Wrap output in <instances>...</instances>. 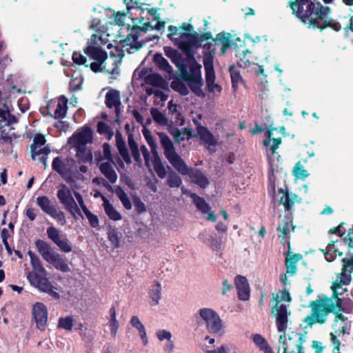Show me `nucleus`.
<instances>
[{
  "label": "nucleus",
  "instance_id": "obj_1",
  "mask_svg": "<svg viewBox=\"0 0 353 353\" xmlns=\"http://www.w3.org/2000/svg\"><path fill=\"white\" fill-rule=\"evenodd\" d=\"M276 128H270L266 133V139L263 140V145L267 148L268 158L270 164L269 175H268V193L272 196L274 205H283L286 211H290L295 202H300L301 199L294 194H289L288 191L281 188L276 194L275 177L274 172L279 169L280 156L276 153L281 143V137H274V132Z\"/></svg>",
  "mask_w": 353,
  "mask_h": 353
},
{
  "label": "nucleus",
  "instance_id": "obj_2",
  "mask_svg": "<svg viewBox=\"0 0 353 353\" xmlns=\"http://www.w3.org/2000/svg\"><path fill=\"white\" fill-rule=\"evenodd\" d=\"M158 136L163 149L165 158L169 163L182 175H188L192 182L201 188H205L209 181L207 176L199 170L189 168L179 154L176 152L172 140L163 132H159Z\"/></svg>",
  "mask_w": 353,
  "mask_h": 353
},
{
  "label": "nucleus",
  "instance_id": "obj_3",
  "mask_svg": "<svg viewBox=\"0 0 353 353\" xmlns=\"http://www.w3.org/2000/svg\"><path fill=\"white\" fill-rule=\"evenodd\" d=\"M309 307L311 308V313L305 318L304 322L309 325L323 324L331 312L341 310L342 300L336 296H319L315 301L310 303Z\"/></svg>",
  "mask_w": 353,
  "mask_h": 353
},
{
  "label": "nucleus",
  "instance_id": "obj_4",
  "mask_svg": "<svg viewBox=\"0 0 353 353\" xmlns=\"http://www.w3.org/2000/svg\"><path fill=\"white\" fill-rule=\"evenodd\" d=\"M101 21L94 19L91 28H96V32L92 34V45H90V58L94 60L90 64V68L94 72H101L103 69V64L107 59V53L104 47L110 48L108 34L100 30Z\"/></svg>",
  "mask_w": 353,
  "mask_h": 353
},
{
  "label": "nucleus",
  "instance_id": "obj_5",
  "mask_svg": "<svg viewBox=\"0 0 353 353\" xmlns=\"http://www.w3.org/2000/svg\"><path fill=\"white\" fill-rule=\"evenodd\" d=\"M128 142L132 155L137 163L139 164L141 163V152L144 158L145 165L149 169L152 167L159 178L163 179L165 177L166 170L158 156L151 157L145 145H143L139 148L137 143L131 138H129Z\"/></svg>",
  "mask_w": 353,
  "mask_h": 353
},
{
  "label": "nucleus",
  "instance_id": "obj_6",
  "mask_svg": "<svg viewBox=\"0 0 353 353\" xmlns=\"http://www.w3.org/2000/svg\"><path fill=\"white\" fill-rule=\"evenodd\" d=\"M293 13L295 14L301 21L312 28L316 17L320 12V8L323 6L319 3H315L314 0H296L291 5Z\"/></svg>",
  "mask_w": 353,
  "mask_h": 353
},
{
  "label": "nucleus",
  "instance_id": "obj_7",
  "mask_svg": "<svg viewBox=\"0 0 353 353\" xmlns=\"http://www.w3.org/2000/svg\"><path fill=\"white\" fill-rule=\"evenodd\" d=\"M275 305L272 309V314L276 318V327L279 332H284L288 327V316L290 312L288 307L291 302V296L288 291H281L273 296Z\"/></svg>",
  "mask_w": 353,
  "mask_h": 353
},
{
  "label": "nucleus",
  "instance_id": "obj_8",
  "mask_svg": "<svg viewBox=\"0 0 353 353\" xmlns=\"http://www.w3.org/2000/svg\"><path fill=\"white\" fill-rule=\"evenodd\" d=\"M195 321L199 323L201 320L205 325L206 330L214 335L222 336L225 333V325L219 314L210 307L199 309L193 316Z\"/></svg>",
  "mask_w": 353,
  "mask_h": 353
},
{
  "label": "nucleus",
  "instance_id": "obj_9",
  "mask_svg": "<svg viewBox=\"0 0 353 353\" xmlns=\"http://www.w3.org/2000/svg\"><path fill=\"white\" fill-rule=\"evenodd\" d=\"M35 246L41 257L48 263L52 265L57 270L63 272L70 271L68 264L60 254L54 252L50 245L42 241L37 240Z\"/></svg>",
  "mask_w": 353,
  "mask_h": 353
},
{
  "label": "nucleus",
  "instance_id": "obj_10",
  "mask_svg": "<svg viewBox=\"0 0 353 353\" xmlns=\"http://www.w3.org/2000/svg\"><path fill=\"white\" fill-rule=\"evenodd\" d=\"M75 161L72 159H61L56 157L53 159L52 167L53 170L57 172L63 179L70 185L73 190L79 189L80 185L77 184L78 180H83L84 178L80 173L71 174V169L74 165Z\"/></svg>",
  "mask_w": 353,
  "mask_h": 353
},
{
  "label": "nucleus",
  "instance_id": "obj_11",
  "mask_svg": "<svg viewBox=\"0 0 353 353\" xmlns=\"http://www.w3.org/2000/svg\"><path fill=\"white\" fill-rule=\"evenodd\" d=\"M146 30V27L132 29L128 36L115 47L116 50L119 52L118 56L120 57V59L124 56L125 52L128 54L134 53L142 48L143 41V40H139V38L145 32Z\"/></svg>",
  "mask_w": 353,
  "mask_h": 353
},
{
  "label": "nucleus",
  "instance_id": "obj_12",
  "mask_svg": "<svg viewBox=\"0 0 353 353\" xmlns=\"http://www.w3.org/2000/svg\"><path fill=\"white\" fill-rule=\"evenodd\" d=\"M69 143L76 150V157L79 163H86L88 161V127L85 125L81 130H77L70 138Z\"/></svg>",
  "mask_w": 353,
  "mask_h": 353
},
{
  "label": "nucleus",
  "instance_id": "obj_13",
  "mask_svg": "<svg viewBox=\"0 0 353 353\" xmlns=\"http://www.w3.org/2000/svg\"><path fill=\"white\" fill-rule=\"evenodd\" d=\"M343 268L342 272L339 274L335 282L333 283L331 288L333 291L332 296H337L338 294H342L345 290L343 285H348L351 280V274L353 273V255L350 258H344L342 259Z\"/></svg>",
  "mask_w": 353,
  "mask_h": 353
},
{
  "label": "nucleus",
  "instance_id": "obj_14",
  "mask_svg": "<svg viewBox=\"0 0 353 353\" xmlns=\"http://www.w3.org/2000/svg\"><path fill=\"white\" fill-rule=\"evenodd\" d=\"M207 88L209 92L214 95L219 94L222 90L220 85L215 83V72L214 70V54L211 52H205L203 60Z\"/></svg>",
  "mask_w": 353,
  "mask_h": 353
},
{
  "label": "nucleus",
  "instance_id": "obj_15",
  "mask_svg": "<svg viewBox=\"0 0 353 353\" xmlns=\"http://www.w3.org/2000/svg\"><path fill=\"white\" fill-rule=\"evenodd\" d=\"M27 279L30 283L39 291L48 294L55 299L60 298L59 294L54 291V288L46 278V274L36 275L34 273H29Z\"/></svg>",
  "mask_w": 353,
  "mask_h": 353
},
{
  "label": "nucleus",
  "instance_id": "obj_16",
  "mask_svg": "<svg viewBox=\"0 0 353 353\" xmlns=\"http://www.w3.org/2000/svg\"><path fill=\"white\" fill-rule=\"evenodd\" d=\"M57 197L65 208L71 211L76 219L79 217L83 219L82 212L76 206L70 190L65 185L61 184L58 186Z\"/></svg>",
  "mask_w": 353,
  "mask_h": 353
},
{
  "label": "nucleus",
  "instance_id": "obj_17",
  "mask_svg": "<svg viewBox=\"0 0 353 353\" xmlns=\"http://www.w3.org/2000/svg\"><path fill=\"white\" fill-rule=\"evenodd\" d=\"M330 11V8L327 6H323L322 8H320V12L312 28L321 30L330 28L335 31H339L341 29V26L336 19L329 17Z\"/></svg>",
  "mask_w": 353,
  "mask_h": 353
},
{
  "label": "nucleus",
  "instance_id": "obj_18",
  "mask_svg": "<svg viewBox=\"0 0 353 353\" xmlns=\"http://www.w3.org/2000/svg\"><path fill=\"white\" fill-rule=\"evenodd\" d=\"M36 202L43 212L56 219L60 224L64 225L66 221L64 213L58 210L55 206L52 205L48 196H38Z\"/></svg>",
  "mask_w": 353,
  "mask_h": 353
},
{
  "label": "nucleus",
  "instance_id": "obj_19",
  "mask_svg": "<svg viewBox=\"0 0 353 353\" xmlns=\"http://www.w3.org/2000/svg\"><path fill=\"white\" fill-rule=\"evenodd\" d=\"M188 68L182 64L179 68L181 76L184 80L192 79H201V65L199 63L193 55L188 56Z\"/></svg>",
  "mask_w": 353,
  "mask_h": 353
},
{
  "label": "nucleus",
  "instance_id": "obj_20",
  "mask_svg": "<svg viewBox=\"0 0 353 353\" xmlns=\"http://www.w3.org/2000/svg\"><path fill=\"white\" fill-rule=\"evenodd\" d=\"M281 347L283 353H294L298 349L302 347L301 337L296 333L283 334L279 337Z\"/></svg>",
  "mask_w": 353,
  "mask_h": 353
},
{
  "label": "nucleus",
  "instance_id": "obj_21",
  "mask_svg": "<svg viewBox=\"0 0 353 353\" xmlns=\"http://www.w3.org/2000/svg\"><path fill=\"white\" fill-rule=\"evenodd\" d=\"M202 39L197 35L190 32H183L179 35V39L176 43V46L181 50L190 54V50L192 48H199L201 45Z\"/></svg>",
  "mask_w": 353,
  "mask_h": 353
},
{
  "label": "nucleus",
  "instance_id": "obj_22",
  "mask_svg": "<svg viewBox=\"0 0 353 353\" xmlns=\"http://www.w3.org/2000/svg\"><path fill=\"white\" fill-rule=\"evenodd\" d=\"M32 314L37 328L44 330L48 321L47 307L43 303L37 302L32 306Z\"/></svg>",
  "mask_w": 353,
  "mask_h": 353
},
{
  "label": "nucleus",
  "instance_id": "obj_23",
  "mask_svg": "<svg viewBox=\"0 0 353 353\" xmlns=\"http://www.w3.org/2000/svg\"><path fill=\"white\" fill-rule=\"evenodd\" d=\"M234 283L239 299L248 301L250 296V285L248 279L245 276L238 275L235 277Z\"/></svg>",
  "mask_w": 353,
  "mask_h": 353
},
{
  "label": "nucleus",
  "instance_id": "obj_24",
  "mask_svg": "<svg viewBox=\"0 0 353 353\" xmlns=\"http://www.w3.org/2000/svg\"><path fill=\"white\" fill-rule=\"evenodd\" d=\"M98 165L101 173L108 179L111 183H114L117 180V174L113 168L114 163L112 160L101 159Z\"/></svg>",
  "mask_w": 353,
  "mask_h": 353
},
{
  "label": "nucleus",
  "instance_id": "obj_25",
  "mask_svg": "<svg viewBox=\"0 0 353 353\" xmlns=\"http://www.w3.org/2000/svg\"><path fill=\"white\" fill-rule=\"evenodd\" d=\"M292 221L290 217H286L282 223L277 227V231L279 232V236L282 238L281 242L283 245H288L290 247L289 234L294 230Z\"/></svg>",
  "mask_w": 353,
  "mask_h": 353
},
{
  "label": "nucleus",
  "instance_id": "obj_26",
  "mask_svg": "<svg viewBox=\"0 0 353 353\" xmlns=\"http://www.w3.org/2000/svg\"><path fill=\"white\" fill-rule=\"evenodd\" d=\"M191 198L193 199V202L197 209L201 213L207 215L206 219L208 221H215L216 220V216L203 198L198 196L196 194H191Z\"/></svg>",
  "mask_w": 353,
  "mask_h": 353
},
{
  "label": "nucleus",
  "instance_id": "obj_27",
  "mask_svg": "<svg viewBox=\"0 0 353 353\" xmlns=\"http://www.w3.org/2000/svg\"><path fill=\"white\" fill-rule=\"evenodd\" d=\"M117 316V313L116 308L114 306H112L109 310V317L108 319L107 326L110 330L111 337L114 339L117 337L120 326Z\"/></svg>",
  "mask_w": 353,
  "mask_h": 353
},
{
  "label": "nucleus",
  "instance_id": "obj_28",
  "mask_svg": "<svg viewBox=\"0 0 353 353\" xmlns=\"http://www.w3.org/2000/svg\"><path fill=\"white\" fill-rule=\"evenodd\" d=\"M196 130L199 138L209 150L211 147H214L217 144V140L207 128L199 125L196 127Z\"/></svg>",
  "mask_w": 353,
  "mask_h": 353
},
{
  "label": "nucleus",
  "instance_id": "obj_29",
  "mask_svg": "<svg viewBox=\"0 0 353 353\" xmlns=\"http://www.w3.org/2000/svg\"><path fill=\"white\" fill-rule=\"evenodd\" d=\"M156 336L160 341H168V343L163 346V350L166 353H172L174 349V343L172 340V333L166 330H159L156 332Z\"/></svg>",
  "mask_w": 353,
  "mask_h": 353
},
{
  "label": "nucleus",
  "instance_id": "obj_30",
  "mask_svg": "<svg viewBox=\"0 0 353 353\" xmlns=\"http://www.w3.org/2000/svg\"><path fill=\"white\" fill-rule=\"evenodd\" d=\"M105 104L109 108H114L118 115L121 105L119 92L114 90L108 92L105 94Z\"/></svg>",
  "mask_w": 353,
  "mask_h": 353
},
{
  "label": "nucleus",
  "instance_id": "obj_31",
  "mask_svg": "<svg viewBox=\"0 0 353 353\" xmlns=\"http://www.w3.org/2000/svg\"><path fill=\"white\" fill-rule=\"evenodd\" d=\"M343 243L342 239L336 240L329 243L324 252L325 259L331 262L334 261L337 256H341L342 252L338 250V245Z\"/></svg>",
  "mask_w": 353,
  "mask_h": 353
},
{
  "label": "nucleus",
  "instance_id": "obj_32",
  "mask_svg": "<svg viewBox=\"0 0 353 353\" xmlns=\"http://www.w3.org/2000/svg\"><path fill=\"white\" fill-rule=\"evenodd\" d=\"M130 323L134 328H135L138 331L143 345H147L148 343V338L147 336L145 327L144 325L141 323L139 317L137 316H132L130 318Z\"/></svg>",
  "mask_w": 353,
  "mask_h": 353
},
{
  "label": "nucleus",
  "instance_id": "obj_33",
  "mask_svg": "<svg viewBox=\"0 0 353 353\" xmlns=\"http://www.w3.org/2000/svg\"><path fill=\"white\" fill-rule=\"evenodd\" d=\"M103 207L106 215L113 221H119L122 219L121 214L115 209L106 197L102 196Z\"/></svg>",
  "mask_w": 353,
  "mask_h": 353
},
{
  "label": "nucleus",
  "instance_id": "obj_34",
  "mask_svg": "<svg viewBox=\"0 0 353 353\" xmlns=\"http://www.w3.org/2000/svg\"><path fill=\"white\" fill-rule=\"evenodd\" d=\"M30 259V264L32 268V271L30 273L37 274H46V270L43 268L39 257L31 250L28 252Z\"/></svg>",
  "mask_w": 353,
  "mask_h": 353
},
{
  "label": "nucleus",
  "instance_id": "obj_35",
  "mask_svg": "<svg viewBox=\"0 0 353 353\" xmlns=\"http://www.w3.org/2000/svg\"><path fill=\"white\" fill-rule=\"evenodd\" d=\"M68 99L64 96H61L59 98L57 108L54 111V117L57 119H63L65 117L68 107Z\"/></svg>",
  "mask_w": 353,
  "mask_h": 353
},
{
  "label": "nucleus",
  "instance_id": "obj_36",
  "mask_svg": "<svg viewBox=\"0 0 353 353\" xmlns=\"http://www.w3.org/2000/svg\"><path fill=\"white\" fill-rule=\"evenodd\" d=\"M216 40L221 43V52L224 54L226 50L230 47L232 42V36L228 32H220L216 34Z\"/></svg>",
  "mask_w": 353,
  "mask_h": 353
},
{
  "label": "nucleus",
  "instance_id": "obj_37",
  "mask_svg": "<svg viewBox=\"0 0 353 353\" xmlns=\"http://www.w3.org/2000/svg\"><path fill=\"white\" fill-rule=\"evenodd\" d=\"M6 121L8 125L17 123L16 117L12 115L10 113L8 107L6 104H3L2 107H0V121Z\"/></svg>",
  "mask_w": 353,
  "mask_h": 353
},
{
  "label": "nucleus",
  "instance_id": "obj_38",
  "mask_svg": "<svg viewBox=\"0 0 353 353\" xmlns=\"http://www.w3.org/2000/svg\"><path fill=\"white\" fill-rule=\"evenodd\" d=\"M155 64L162 70L169 74H172V68L168 61L160 54H156L154 57Z\"/></svg>",
  "mask_w": 353,
  "mask_h": 353
},
{
  "label": "nucleus",
  "instance_id": "obj_39",
  "mask_svg": "<svg viewBox=\"0 0 353 353\" xmlns=\"http://www.w3.org/2000/svg\"><path fill=\"white\" fill-rule=\"evenodd\" d=\"M150 297L151 298L154 305H157L161 299V285L159 282L154 281L152 288L149 292Z\"/></svg>",
  "mask_w": 353,
  "mask_h": 353
},
{
  "label": "nucleus",
  "instance_id": "obj_40",
  "mask_svg": "<svg viewBox=\"0 0 353 353\" xmlns=\"http://www.w3.org/2000/svg\"><path fill=\"white\" fill-rule=\"evenodd\" d=\"M188 82L191 90L198 97H204L205 94L201 88L202 87V78L201 79H192L185 80Z\"/></svg>",
  "mask_w": 353,
  "mask_h": 353
},
{
  "label": "nucleus",
  "instance_id": "obj_41",
  "mask_svg": "<svg viewBox=\"0 0 353 353\" xmlns=\"http://www.w3.org/2000/svg\"><path fill=\"white\" fill-rule=\"evenodd\" d=\"M115 193L125 209H132V205L131 201L121 188L117 187L115 190Z\"/></svg>",
  "mask_w": 353,
  "mask_h": 353
},
{
  "label": "nucleus",
  "instance_id": "obj_42",
  "mask_svg": "<svg viewBox=\"0 0 353 353\" xmlns=\"http://www.w3.org/2000/svg\"><path fill=\"white\" fill-rule=\"evenodd\" d=\"M143 136L150 147L152 155L151 157L158 156V146L155 139L151 135L150 132L148 130H144L143 132Z\"/></svg>",
  "mask_w": 353,
  "mask_h": 353
},
{
  "label": "nucleus",
  "instance_id": "obj_43",
  "mask_svg": "<svg viewBox=\"0 0 353 353\" xmlns=\"http://www.w3.org/2000/svg\"><path fill=\"white\" fill-rule=\"evenodd\" d=\"M230 73L232 88L236 91L238 89L239 85L242 82V77L239 71L234 66L230 68Z\"/></svg>",
  "mask_w": 353,
  "mask_h": 353
},
{
  "label": "nucleus",
  "instance_id": "obj_44",
  "mask_svg": "<svg viewBox=\"0 0 353 353\" xmlns=\"http://www.w3.org/2000/svg\"><path fill=\"white\" fill-rule=\"evenodd\" d=\"M293 175L298 179L304 180L308 176L309 173L304 168L303 165L300 161L297 162L292 170Z\"/></svg>",
  "mask_w": 353,
  "mask_h": 353
},
{
  "label": "nucleus",
  "instance_id": "obj_45",
  "mask_svg": "<svg viewBox=\"0 0 353 353\" xmlns=\"http://www.w3.org/2000/svg\"><path fill=\"white\" fill-rule=\"evenodd\" d=\"M171 87L175 91L179 92L182 95H187L189 93L188 88L186 83L179 79L174 80L171 83Z\"/></svg>",
  "mask_w": 353,
  "mask_h": 353
},
{
  "label": "nucleus",
  "instance_id": "obj_46",
  "mask_svg": "<svg viewBox=\"0 0 353 353\" xmlns=\"http://www.w3.org/2000/svg\"><path fill=\"white\" fill-rule=\"evenodd\" d=\"M165 54L171 59L172 62L179 68L182 65L181 63V55L179 52L172 48H165Z\"/></svg>",
  "mask_w": 353,
  "mask_h": 353
},
{
  "label": "nucleus",
  "instance_id": "obj_47",
  "mask_svg": "<svg viewBox=\"0 0 353 353\" xmlns=\"http://www.w3.org/2000/svg\"><path fill=\"white\" fill-rule=\"evenodd\" d=\"M151 114H152L154 121L157 122V123H159L161 125H168L167 118L165 117V114H163L161 112H160L159 110L152 109Z\"/></svg>",
  "mask_w": 353,
  "mask_h": 353
},
{
  "label": "nucleus",
  "instance_id": "obj_48",
  "mask_svg": "<svg viewBox=\"0 0 353 353\" xmlns=\"http://www.w3.org/2000/svg\"><path fill=\"white\" fill-rule=\"evenodd\" d=\"M83 79L80 74H75L72 77L70 82V88L72 90H79L81 88Z\"/></svg>",
  "mask_w": 353,
  "mask_h": 353
},
{
  "label": "nucleus",
  "instance_id": "obj_49",
  "mask_svg": "<svg viewBox=\"0 0 353 353\" xmlns=\"http://www.w3.org/2000/svg\"><path fill=\"white\" fill-rule=\"evenodd\" d=\"M97 131L99 134L106 135L108 139H110L113 135V132L112 131L110 127L103 121L98 123Z\"/></svg>",
  "mask_w": 353,
  "mask_h": 353
},
{
  "label": "nucleus",
  "instance_id": "obj_50",
  "mask_svg": "<svg viewBox=\"0 0 353 353\" xmlns=\"http://www.w3.org/2000/svg\"><path fill=\"white\" fill-rule=\"evenodd\" d=\"M167 182L168 185L171 188H178L182 183V181L180 176L176 173L173 172L169 174Z\"/></svg>",
  "mask_w": 353,
  "mask_h": 353
},
{
  "label": "nucleus",
  "instance_id": "obj_51",
  "mask_svg": "<svg viewBox=\"0 0 353 353\" xmlns=\"http://www.w3.org/2000/svg\"><path fill=\"white\" fill-rule=\"evenodd\" d=\"M168 30L169 31L168 34V38H170V39L176 44L177 40L179 39V35L182 34L183 32H181V28L173 26H169Z\"/></svg>",
  "mask_w": 353,
  "mask_h": 353
},
{
  "label": "nucleus",
  "instance_id": "obj_52",
  "mask_svg": "<svg viewBox=\"0 0 353 353\" xmlns=\"http://www.w3.org/2000/svg\"><path fill=\"white\" fill-rule=\"evenodd\" d=\"M258 90L261 96H266L269 92V84L267 78L259 79Z\"/></svg>",
  "mask_w": 353,
  "mask_h": 353
},
{
  "label": "nucleus",
  "instance_id": "obj_53",
  "mask_svg": "<svg viewBox=\"0 0 353 353\" xmlns=\"http://www.w3.org/2000/svg\"><path fill=\"white\" fill-rule=\"evenodd\" d=\"M254 343L261 350H265L269 347L266 340L259 334H255L252 336Z\"/></svg>",
  "mask_w": 353,
  "mask_h": 353
},
{
  "label": "nucleus",
  "instance_id": "obj_54",
  "mask_svg": "<svg viewBox=\"0 0 353 353\" xmlns=\"http://www.w3.org/2000/svg\"><path fill=\"white\" fill-rule=\"evenodd\" d=\"M59 327L68 331L72 330L73 327V320L72 317L67 316L65 318H60L59 319Z\"/></svg>",
  "mask_w": 353,
  "mask_h": 353
},
{
  "label": "nucleus",
  "instance_id": "obj_55",
  "mask_svg": "<svg viewBox=\"0 0 353 353\" xmlns=\"http://www.w3.org/2000/svg\"><path fill=\"white\" fill-rule=\"evenodd\" d=\"M335 326L339 325L341 327L342 333H345L347 327V318L342 314L336 316L335 319Z\"/></svg>",
  "mask_w": 353,
  "mask_h": 353
},
{
  "label": "nucleus",
  "instance_id": "obj_56",
  "mask_svg": "<svg viewBox=\"0 0 353 353\" xmlns=\"http://www.w3.org/2000/svg\"><path fill=\"white\" fill-rule=\"evenodd\" d=\"M108 238L114 248H117L119 247V239L115 230H110L108 232Z\"/></svg>",
  "mask_w": 353,
  "mask_h": 353
},
{
  "label": "nucleus",
  "instance_id": "obj_57",
  "mask_svg": "<svg viewBox=\"0 0 353 353\" xmlns=\"http://www.w3.org/2000/svg\"><path fill=\"white\" fill-rule=\"evenodd\" d=\"M147 82L150 83L154 87H158L163 84V79L158 74H152L148 77Z\"/></svg>",
  "mask_w": 353,
  "mask_h": 353
},
{
  "label": "nucleus",
  "instance_id": "obj_58",
  "mask_svg": "<svg viewBox=\"0 0 353 353\" xmlns=\"http://www.w3.org/2000/svg\"><path fill=\"white\" fill-rule=\"evenodd\" d=\"M47 234L48 238L54 243L60 239L59 232L54 227L52 226L47 229Z\"/></svg>",
  "mask_w": 353,
  "mask_h": 353
},
{
  "label": "nucleus",
  "instance_id": "obj_59",
  "mask_svg": "<svg viewBox=\"0 0 353 353\" xmlns=\"http://www.w3.org/2000/svg\"><path fill=\"white\" fill-rule=\"evenodd\" d=\"M55 244L59 247L61 251L68 253L72 251V246L70 245L67 239L61 240L56 242Z\"/></svg>",
  "mask_w": 353,
  "mask_h": 353
},
{
  "label": "nucleus",
  "instance_id": "obj_60",
  "mask_svg": "<svg viewBox=\"0 0 353 353\" xmlns=\"http://www.w3.org/2000/svg\"><path fill=\"white\" fill-rule=\"evenodd\" d=\"M50 151V148L48 147H43V148H39L38 149H37V147H32V158L35 159L36 157L41 154L47 155Z\"/></svg>",
  "mask_w": 353,
  "mask_h": 353
},
{
  "label": "nucleus",
  "instance_id": "obj_61",
  "mask_svg": "<svg viewBox=\"0 0 353 353\" xmlns=\"http://www.w3.org/2000/svg\"><path fill=\"white\" fill-rule=\"evenodd\" d=\"M208 244L213 251L218 252L221 250V241L214 238L213 236H210V238H209Z\"/></svg>",
  "mask_w": 353,
  "mask_h": 353
},
{
  "label": "nucleus",
  "instance_id": "obj_62",
  "mask_svg": "<svg viewBox=\"0 0 353 353\" xmlns=\"http://www.w3.org/2000/svg\"><path fill=\"white\" fill-rule=\"evenodd\" d=\"M302 259V256L299 254H291L288 252L286 259L285 263H292V265H296V263Z\"/></svg>",
  "mask_w": 353,
  "mask_h": 353
},
{
  "label": "nucleus",
  "instance_id": "obj_63",
  "mask_svg": "<svg viewBox=\"0 0 353 353\" xmlns=\"http://www.w3.org/2000/svg\"><path fill=\"white\" fill-rule=\"evenodd\" d=\"M231 345L224 344L216 350L208 351L207 353H231Z\"/></svg>",
  "mask_w": 353,
  "mask_h": 353
},
{
  "label": "nucleus",
  "instance_id": "obj_64",
  "mask_svg": "<svg viewBox=\"0 0 353 353\" xmlns=\"http://www.w3.org/2000/svg\"><path fill=\"white\" fill-rule=\"evenodd\" d=\"M343 242L347 243L348 247L353 248V225L348 231V233L345 237H344Z\"/></svg>",
  "mask_w": 353,
  "mask_h": 353
}]
</instances>
